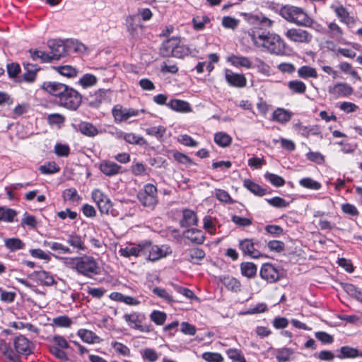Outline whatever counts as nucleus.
Segmentation results:
<instances>
[{
	"label": "nucleus",
	"mask_w": 362,
	"mask_h": 362,
	"mask_svg": "<svg viewBox=\"0 0 362 362\" xmlns=\"http://www.w3.org/2000/svg\"><path fill=\"white\" fill-rule=\"evenodd\" d=\"M251 38L255 45L258 47H264L271 54L282 55L285 53L286 43L281 37L276 34L253 33Z\"/></svg>",
	"instance_id": "1"
},
{
	"label": "nucleus",
	"mask_w": 362,
	"mask_h": 362,
	"mask_svg": "<svg viewBox=\"0 0 362 362\" xmlns=\"http://www.w3.org/2000/svg\"><path fill=\"white\" fill-rule=\"evenodd\" d=\"M70 267L75 269L78 274L88 278L100 274L98 262L93 257L88 255L72 258Z\"/></svg>",
	"instance_id": "2"
},
{
	"label": "nucleus",
	"mask_w": 362,
	"mask_h": 362,
	"mask_svg": "<svg viewBox=\"0 0 362 362\" xmlns=\"http://www.w3.org/2000/svg\"><path fill=\"white\" fill-rule=\"evenodd\" d=\"M192 49L183 44H181L180 39L171 37L162 43L160 48V54L163 57H174L182 58L191 54Z\"/></svg>",
	"instance_id": "3"
},
{
	"label": "nucleus",
	"mask_w": 362,
	"mask_h": 362,
	"mask_svg": "<svg viewBox=\"0 0 362 362\" xmlns=\"http://www.w3.org/2000/svg\"><path fill=\"white\" fill-rule=\"evenodd\" d=\"M157 192V187L148 183L138 192L137 198L144 206L153 209L158 204Z\"/></svg>",
	"instance_id": "4"
},
{
	"label": "nucleus",
	"mask_w": 362,
	"mask_h": 362,
	"mask_svg": "<svg viewBox=\"0 0 362 362\" xmlns=\"http://www.w3.org/2000/svg\"><path fill=\"white\" fill-rule=\"evenodd\" d=\"M123 319L131 329H136L141 332H150L152 330L151 325L144 323L146 317L143 313L132 312L131 313H125Z\"/></svg>",
	"instance_id": "5"
},
{
	"label": "nucleus",
	"mask_w": 362,
	"mask_h": 362,
	"mask_svg": "<svg viewBox=\"0 0 362 362\" xmlns=\"http://www.w3.org/2000/svg\"><path fill=\"white\" fill-rule=\"evenodd\" d=\"M82 101L81 95L75 89L68 86L59 100V104L71 110H76L78 108Z\"/></svg>",
	"instance_id": "6"
},
{
	"label": "nucleus",
	"mask_w": 362,
	"mask_h": 362,
	"mask_svg": "<svg viewBox=\"0 0 362 362\" xmlns=\"http://www.w3.org/2000/svg\"><path fill=\"white\" fill-rule=\"evenodd\" d=\"M91 198L97 204L101 214H109L112 211V203L110 198L99 189H94L91 192Z\"/></svg>",
	"instance_id": "7"
},
{
	"label": "nucleus",
	"mask_w": 362,
	"mask_h": 362,
	"mask_svg": "<svg viewBox=\"0 0 362 362\" xmlns=\"http://www.w3.org/2000/svg\"><path fill=\"white\" fill-rule=\"evenodd\" d=\"M144 247V256L147 259L155 262L160 259V258L165 257L170 252L168 251L169 248L165 247L166 250H164V246L159 247L158 245H153L151 241L145 240Z\"/></svg>",
	"instance_id": "8"
},
{
	"label": "nucleus",
	"mask_w": 362,
	"mask_h": 362,
	"mask_svg": "<svg viewBox=\"0 0 362 362\" xmlns=\"http://www.w3.org/2000/svg\"><path fill=\"white\" fill-rule=\"evenodd\" d=\"M139 112H145V110L144 109L139 110L133 108H127L121 105H116L112 109V114L116 123H120L123 121H127L130 117L138 116Z\"/></svg>",
	"instance_id": "9"
},
{
	"label": "nucleus",
	"mask_w": 362,
	"mask_h": 362,
	"mask_svg": "<svg viewBox=\"0 0 362 362\" xmlns=\"http://www.w3.org/2000/svg\"><path fill=\"white\" fill-rule=\"evenodd\" d=\"M284 35L289 40L297 43L308 44L313 40L312 34L301 28L288 29Z\"/></svg>",
	"instance_id": "10"
},
{
	"label": "nucleus",
	"mask_w": 362,
	"mask_h": 362,
	"mask_svg": "<svg viewBox=\"0 0 362 362\" xmlns=\"http://www.w3.org/2000/svg\"><path fill=\"white\" fill-rule=\"evenodd\" d=\"M238 247L243 255L251 258L257 259L262 256V253L255 247L253 239L245 238L239 240Z\"/></svg>",
	"instance_id": "11"
},
{
	"label": "nucleus",
	"mask_w": 362,
	"mask_h": 362,
	"mask_svg": "<svg viewBox=\"0 0 362 362\" xmlns=\"http://www.w3.org/2000/svg\"><path fill=\"white\" fill-rule=\"evenodd\" d=\"M13 346L18 354L28 356L33 353V343L23 335H19L14 338Z\"/></svg>",
	"instance_id": "12"
},
{
	"label": "nucleus",
	"mask_w": 362,
	"mask_h": 362,
	"mask_svg": "<svg viewBox=\"0 0 362 362\" xmlns=\"http://www.w3.org/2000/svg\"><path fill=\"white\" fill-rule=\"evenodd\" d=\"M47 46L53 60H59L67 54L66 43L61 40H49Z\"/></svg>",
	"instance_id": "13"
},
{
	"label": "nucleus",
	"mask_w": 362,
	"mask_h": 362,
	"mask_svg": "<svg viewBox=\"0 0 362 362\" xmlns=\"http://www.w3.org/2000/svg\"><path fill=\"white\" fill-rule=\"evenodd\" d=\"M111 90L110 89L100 88L95 92L93 95L89 98V105L92 107L98 108L100 105L110 100L109 95Z\"/></svg>",
	"instance_id": "14"
},
{
	"label": "nucleus",
	"mask_w": 362,
	"mask_h": 362,
	"mask_svg": "<svg viewBox=\"0 0 362 362\" xmlns=\"http://www.w3.org/2000/svg\"><path fill=\"white\" fill-rule=\"evenodd\" d=\"M42 88L59 100L62 96L68 86L58 82H44Z\"/></svg>",
	"instance_id": "15"
},
{
	"label": "nucleus",
	"mask_w": 362,
	"mask_h": 362,
	"mask_svg": "<svg viewBox=\"0 0 362 362\" xmlns=\"http://www.w3.org/2000/svg\"><path fill=\"white\" fill-rule=\"evenodd\" d=\"M260 276L268 282L273 283L279 279V271L269 263L264 264L260 269Z\"/></svg>",
	"instance_id": "16"
},
{
	"label": "nucleus",
	"mask_w": 362,
	"mask_h": 362,
	"mask_svg": "<svg viewBox=\"0 0 362 362\" xmlns=\"http://www.w3.org/2000/svg\"><path fill=\"white\" fill-rule=\"evenodd\" d=\"M225 77L228 83L231 86L243 88L247 84V79L243 74L233 73L230 70H226Z\"/></svg>",
	"instance_id": "17"
},
{
	"label": "nucleus",
	"mask_w": 362,
	"mask_h": 362,
	"mask_svg": "<svg viewBox=\"0 0 362 362\" xmlns=\"http://www.w3.org/2000/svg\"><path fill=\"white\" fill-rule=\"evenodd\" d=\"M248 22L254 25L255 28L261 30L267 29L272 27L273 21L264 16L263 14L250 15L247 18Z\"/></svg>",
	"instance_id": "18"
},
{
	"label": "nucleus",
	"mask_w": 362,
	"mask_h": 362,
	"mask_svg": "<svg viewBox=\"0 0 362 362\" xmlns=\"http://www.w3.org/2000/svg\"><path fill=\"white\" fill-rule=\"evenodd\" d=\"M332 9L334 11L337 16L340 19V21L351 27L355 25L356 20L354 17L351 16L347 10L342 6H332Z\"/></svg>",
	"instance_id": "19"
},
{
	"label": "nucleus",
	"mask_w": 362,
	"mask_h": 362,
	"mask_svg": "<svg viewBox=\"0 0 362 362\" xmlns=\"http://www.w3.org/2000/svg\"><path fill=\"white\" fill-rule=\"evenodd\" d=\"M183 236L185 239L189 240L191 243L196 245L203 244L206 239L204 233L197 228L187 229L184 232Z\"/></svg>",
	"instance_id": "20"
},
{
	"label": "nucleus",
	"mask_w": 362,
	"mask_h": 362,
	"mask_svg": "<svg viewBox=\"0 0 362 362\" xmlns=\"http://www.w3.org/2000/svg\"><path fill=\"white\" fill-rule=\"evenodd\" d=\"M100 171L106 176L112 177L120 173L122 167L110 160H103L99 167Z\"/></svg>",
	"instance_id": "21"
},
{
	"label": "nucleus",
	"mask_w": 362,
	"mask_h": 362,
	"mask_svg": "<svg viewBox=\"0 0 362 362\" xmlns=\"http://www.w3.org/2000/svg\"><path fill=\"white\" fill-rule=\"evenodd\" d=\"M32 278H35L40 284L50 286L56 284L53 276L45 270L35 271L30 274Z\"/></svg>",
	"instance_id": "22"
},
{
	"label": "nucleus",
	"mask_w": 362,
	"mask_h": 362,
	"mask_svg": "<svg viewBox=\"0 0 362 362\" xmlns=\"http://www.w3.org/2000/svg\"><path fill=\"white\" fill-rule=\"evenodd\" d=\"M227 61L236 67H244L246 69L254 67L250 58L241 55L232 54L228 57Z\"/></svg>",
	"instance_id": "23"
},
{
	"label": "nucleus",
	"mask_w": 362,
	"mask_h": 362,
	"mask_svg": "<svg viewBox=\"0 0 362 362\" xmlns=\"http://www.w3.org/2000/svg\"><path fill=\"white\" fill-rule=\"evenodd\" d=\"M144 241L139 243L137 245L126 247L121 248L119 251L121 256L124 257L144 256Z\"/></svg>",
	"instance_id": "24"
},
{
	"label": "nucleus",
	"mask_w": 362,
	"mask_h": 362,
	"mask_svg": "<svg viewBox=\"0 0 362 362\" xmlns=\"http://www.w3.org/2000/svg\"><path fill=\"white\" fill-rule=\"evenodd\" d=\"M197 223L198 218L194 211L189 209L183 210V217L180 222L181 227L197 226Z\"/></svg>",
	"instance_id": "25"
},
{
	"label": "nucleus",
	"mask_w": 362,
	"mask_h": 362,
	"mask_svg": "<svg viewBox=\"0 0 362 362\" xmlns=\"http://www.w3.org/2000/svg\"><path fill=\"white\" fill-rule=\"evenodd\" d=\"M338 351L339 354L336 356L340 359L354 358L357 356H362V352L361 353L358 349L349 346H341Z\"/></svg>",
	"instance_id": "26"
},
{
	"label": "nucleus",
	"mask_w": 362,
	"mask_h": 362,
	"mask_svg": "<svg viewBox=\"0 0 362 362\" xmlns=\"http://www.w3.org/2000/svg\"><path fill=\"white\" fill-rule=\"evenodd\" d=\"M0 351L6 358L13 362H21L19 356L15 354L10 345L4 340H0Z\"/></svg>",
	"instance_id": "27"
},
{
	"label": "nucleus",
	"mask_w": 362,
	"mask_h": 362,
	"mask_svg": "<svg viewBox=\"0 0 362 362\" xmlns=\"http://www.w3.org/2000/svg\"><path fill=\"white\" fill-rule=\"evenodd\" d=\"M167 106L177 112H189L191 111V107L189 103L178 99L171 100L168 103Z\"/></svg>",
	"instance_id": "28"
},
{
	"label": "nucleus",
	"mask_w": 362,
	"mask_h": 362,
	"mask_svg": "<svg viewBox=\"0 0 362 362\" xmlns=\"http://www.w3.org/2000/svg\"><path fill=\"white\" fill-rule=\"evenodd\" d=\"M23 67L25 73L23 74V79L27 82H33L35 81L36 77L37 71L40 69L36 64H33L29 62H24Z\"/></svg>",
	"instance_id": "29"
},
{
	"label": "nucleus",
	"mask_w": 362,
	"mask_h": 362,
	"mask_svg": "<svg viewBox=\"0 0 362 362\" xmlns=\"http://www.w3.org/2000/svg\"><path fill=\"white\" fill-rule=\"evenodd\" d=\"M78 130L82 134L89 137H94L100 133L96 127L88 122H81L78 124Z\"/></svg>",
	"instance_id": "30"
},
{
	"label": "nucleus",
	"mask_w": 362,
	"mask_h": 362,
	"mask_svg": "<svg viewBox=\"0 0 362 362\" xmlns=\"http://www.w3.org/2000/svg\"><path fill=\"white\" fill-rule=\"evenodd\" d=\"M329 93L337 96H348L353 93V88L347 83H339L329 90Z\"/></svg>",
	"instance_id": "31"
},
{
	"label": "nucleus",
	"mask_w": 362,
	"mask_h": 362,
	"mask_svg": "<svg viewBox=\"0 0 362 362\" xmlns=\"http://www.w3.org/2000/svg\"><path fill=\"white\" fill-rule=\"evenodd\" d=\"M243 186L255 195L262 197L267 194V189L261 187L258 184L250 179L244 180Z\"/></svg>",
	"instance_id": "32"
},
{
	"label": "nucleus",
	"mask_w": 362,
	"mask_h": 362,
	"mask_svg": "<svg viewBox=\"0 0 362 362\" xmlns=\"http://www.w3.org/2000/svg\"><path fill=\"white\" fill-rule=\"evenodd\" d=\"M4 245L10 252H15L25 247V243L18 238L4 239Z\"/></svg>",
	"instance_id": "33"
},
{
	"label": "nucleus",
	"mask_w": 362,
	"mask_h": 362,
	"mask_svg": "<svg viewBox=\"0 0 362 362\" xmlns=\"http://www.w3.org/2000/svg\"><path fill=\"white\" fill-rule=\"evenodd\" d=\"M66 241L71 247L78 250L84 251L86 249L82 238L76 233L69 234Z\"/></svg>",
	"instance_id": "34"
},
{
	"label": "nucleus",
	"mask_w": 362,
	"mask_h": 362,
	"mask_svg": "<svg viewBox=\"0 0 362 362\" xmlns=\"http://www.w3.org/2000/svg\"><path fill=\"white\" fill-rule=\"evenodd\" d=\"M241 274L247 278H253L256 276L257 268L252 262H243L240 264Z\"/></svg>",
	"instance_id": "35"
},
{
	"label": "nucleus",
	"mask_w": 362,
	"mask_h": 362,
	"mask_svg": "<svg viewBox=\"0 0 362 362\" xmlns=\"http://www.w3.org/2000/svg\"><path fill=\"white\" fill-rule=\"evenodd\" d=\"M288 89L295 94H304L306 92V85L300 80H292L288 82Z\"/></svg>",
	"instance_id": "36"
},
{
	"label": "nucleus",
	"mask_w": 362,
	"mask_h": 362,
	"mask_svg": "<svg viewBox=\"0 0 362 362\" xmlns=\"http://www.w3.org/2000/svg\"><path fill=\"white\" fill-rule=\"evenodd\" d=\"M326 34L329 35L330 37L339 41L342 39L343 30L336 23L331 22L328 24Z\"/></svg>",
	"instance_id": "37"
},
{
	"label": "nucleus",
	"mask_w": 362,
	"mask_h": 362,
	"mask_svg": "<svg viewBox=\"0 0 362 362\" xmlns=\"http://www.w3.org/2000/svg\"><path fill=\"white\" fill-rule=\"evenodd\" d=\"M29 53L33 60L40 59L42 63H49L54 61L49 53L43 51L30 49Z\"/></svg>",
	"instance_id": "38"
},
{
	"label": "nucleus",
	"mask_w": 362,
	"mask_h": 362,
	"mask_svg": "<svg viewBox=\"0 0 362 362\" xmlns=\"http://www.w3.org/2000/svg\"><path fill=\"white\" fill-rule=\"evenodd\" d=\"M292 114L283 108H278L273 112V119L280 122L286 123L288 122L291 118Z\"/></svg>",
	"instance_id": "39"
},
{
	"label": "nucleus",
	"mask_w": 362,
	"mask_h": 362,
	"mask_svg": "<svg viewBox=\"0 0 362 362\" xmlns=\"http://www.w3.org/2000/svg\"><path fill=\"white\" fill-rule=\"evenodd\" d=\"M298 76L303 79L317 78V73L315 68L309 66H303L298 69Z\"/></svg>",
	"instance_id": "40"
},
{
	"label": "nucleus",
	"mask_w": 362,
	"mask_h": 362,
	"mask_svg": "<svg viewBox=\"0 0 362 362\" xmlns=\"http://www.w3.org/2000/svg\"><path fill=\"white\" fill-rule=\"evenodd\" d=\"M222 282L228 290L235 293L240 291L241 284L234 277L226 276L223 279Z\"/></svg>",
	"instance_id": "41"
},
{
	"label": "nucleus",
	"mask_w": 362,
	"mask_h": 362,
	"mask_svg": "<svg viewBox=\"0 0 362 362\" xmlns=\"http://www.w3.org/2000/svg\"><path fill=\"white\" fill-rule=\"evenodd\" d=\"M53 69L59 74L68 78L76 77L78 74V70L69 65L54 66Z\"/></svg>",
	"instance_id": "42"
},
{
	"label": "nucleus",
	"mask_w": 362,
	"mask_h": 362,
	"mask_svg": "<svg viewBox=\"0 0 362 362\" xmlns=\"http://www.w3.org/2000/svg\"><path fill=\"white\" fill-rule=\"evenodd\" d=\"M123 139L129 144H136L139 146L147 145L146 140L141 136L136 135L134 133H125Z\"/></svg>",
	"instance_id": "43"
},
{
	"label": "nucleus",
	"mask_w": 362,
	"mask_h": 362,
	"mask_svg": "<svg viewBox=\"0 0 362 362\" xmlns=\"http://www.w3.org/2000/svg\"><path fill=\"white\" fill-rule=\"evenodd\" d=\"M17 215L15 210L6 208L0 207V221H4L11 223L13 221L14 217Z\"/></svg>",
	"instance_id": "44"
},
{
	"label": "nucleus",
	"mask_w": 362,
	"mask_h": 362,
	"mask_svg": "<svg viewBox=\"0 0 362 362\" xmlns=\"http://www.w3.org/2000/svg\"><path fill=\"white\" fill-rule=\"evenodd\" d=\"M66 46L67 53L71 51L74 52H83L86 49L85 45L76 40H67L66 42Z\"/></svg>",
	"instance_id": "45"
},
{
	"label": "nucleus",
	"mask_w": 362,
	"mask_h": 362,
	"mask_svg": "<svg viewBox=\"0 0 362 362\" xmlns=\"http://www.w3.org/2000/svg\"><path fill=\"white\" fill-rule=\"evenodd\" d=\"M214 141L221 147H226L230 144L232 139L225 132H218L214 135Z\"/></svg>",
	"instance_id": "46"
},
{
	"label": "nucleus",
	"mask_w": 362,
	"mask_h": 362,
	"mask_svg": "<svg viewBox=\"0 0 362 362\" xmlns=\"http://www.w3.org/2000/svg\"><path fill=\"white\" fill-rule=\"evenodd\" d=\"M299 184L300 186L313 189V190H318L322 187V185L320 182L314 180L310 177H304L299 181Z\"/></svg>",
	"instance_id": "47"
},
{
	"label": "nucleus",
	"mask_w": 362,
	"mask_h": 362,
	"mask_svg": "<svg viewBox=\"0 0 362 362\" xmlns=\"http://www.w3.org/2000/svg\"><path fill=\"white\" fill-rule=\"evenodd\" d=\"M264 177L272 185L276 187H282L285 184V180L282 177L274 173L267 172L264 174Z\"/></svg>",
	"instance_id": "48"
},
{
	"label": "nucleus",
	"mask_w": 362,
	"mask_h": 362,
	"mask_svg": "<svg viewBox=\"0 0 362 362\" xmlns=\"http://www.w3.org/2000/svg\"><path fill=\"white\" fill-rule=\"evenodd\" d=\"M226 352L228 358L235 362H247L243 352L240 349H228Z\"/></svg>",
	"instance_id": "49"
},
{
	"label": "nucleus",
	"mask_w": 362,
	"mask_h": 362,
	"mask_svg": "<svg viewBox=\"0 0 362 362\" xmlns=\"http://www.w3.org/2000/svg\"><path fill=\"white\" fill-rule=\"evenodd\" d=\"M313 24V20L302 9L300 12V17L296 18V25L298 26L311 27Z\"/></svg>",
	"instance_id": "50"
},
{
	"label": "nucleus",
	"mask_w": 362,
	"mask_h": 362,
	"mask_svg": "<svg viewBox=\"0 0 362 362\" xmlns=\"http://www.w3.org/2000/svg\"><path fill=\"white\" fill-rule=\"evenodd\" d=\"M293 351L288 348H283L276 350V358L279 362H286L290 360Z\"/></svg>",
	"instance_id": "51"
},
{
	"label": "nucleus",
	"mask_w": 362,
	"mask_h": 362,
	"mask_svg": "<svg viewBox=\"0 0 362 362\" xmlns=\"http://www.w3.org/2000/svg\"><path fill=\"white\" fill-rule=\"evenodd\" d=\"M59 167L54 162H49L45 165H40L39 170L41 173L45 175L54 174L59 172Z\"/></svg>",
	"instance_id": "52"
},
{
	"label": "nucleus",
	"mask_w": 362,
	"mask_h": 362,
	"mask_svg": "<svg viewBox=\"0 0 362 362\" xmlns=\"http://www.w3.org/2000/svg\"><path fill=\"white\" fill-rule=\"evenodd\" d=\"M296 128L298 129L300 134L308 138L310 134L317 135L319 134L318 129L315 127H308L305 126H303L300 123L296 124Z\"/></svg>",
	"instance_id": "53"
},
{
	"label": "nucleus",
	"mask_w": 362,
	"mask_h": 362,
	"mask_svg": "<svg viewBox=\"0 0 362 362\" xmlns=\"http://www.w3.org/2000/svg\"><path fill=\"white\" fill-rule=\"evenodd\" d=\"M97 78L95 76L90 74H84L79 80V83L83 88H88L90 86H93L97 83Z\"/></svg>",
	"instance_id": "54"
},
{
	"label": "nucleus",
	"mask_w": 362,
	"mask_h": 362,
	"mask_svg": "<svg viewBox=\"0 0 362 362\" xmlns=\"http://www.w3.org/2000/svg\"><path fill=\"white\" fill-rule=\"evenodd\" d=\"M150 318L157 325H163L166 320L167 315L164 312L153 310L150 315Z\"/></svg>",
	"instance_id": "55"
},
{
	"label": "nucleus",
	"mask_w": 362,
	"mask_h": 362,
	"mask_svg": "<svg viewBox=\"0 0 362 362\" xmlns=\"http://www.w3.org/2000/svg\"><path fill=\"white\" fill-rule=\"evenodd\" d=\"M166 129L163 126L151 127L145 129L148 135L153 136L157 139H160L165 133Z\"/></svg>",
	"instance_id": "56"
},
{
	"label": "nucleus",
	"mask_w": 362,
	"mask_h": 362,
	"mask_svg": "<svg viewBox=\"0 0 362 362\" xmlns=\"http://www.w3.org/2000/svg\"><path fill=\"white\" fill-rule=\"evenodd\" d=\"M53 324L59 327H69L72 324V320L66 315H62L54 317L52 320Z\"/></svg>",
	"instance_id": "57"
},
{
	"label": "nucleus",
	"mask_w": 362,
	"mask_h": 362,
	"mask_svg": "<svg viewBox=\"0 0 362 362\" xmlns=\"http://www.w3.org/2000/svg\"><path fill=\"white\" fill-rule=\"evenodd\" d=\"M111 346L115 352L123 356H129L130 355V349L128 346L121 342L113 341L112 342Z\"/></svg>",
	"instance_id": "58"
},
{
	"label": "nucleus",
	"mask_w": 362,
	"mask_h": 362,
	"mask_svg": "<svg viewBox=\"0 0 362 362\" xmlns=\"http://www.w3.org/2000/svg\"><path fill=\"white\" fill-rule=\"evenodd\" d=\"M63 197L65 200L72 202H78L81 197L78 195L77 190L74 188H69L64 191Z\"/></svg>",
	"instance_id": "59"
},
{
	"label": "nucleus",
	"mask_w": 362,
	"mask_h": 362,
	"mask_svg": "<svg viewBox=\"0 0 362 362\" xmlns=\"http://www.w3.org/2000/svg\"><path fill=\"white\" fill-rule=\"evenodd\" d=\"M202 358L208 362H223V358L219 353L204 352L202 355Z\"/></svg>",
	"instance_id": "60"
},
{
	"label": "nucleus",
	"mask_w": 362,
	"mask_h": 362,
	"mask_svg": "<svg viewBox=\"0 0 362 362\" xmlns=\"http://www.w3.org/2000/svg\"><path fill=\"white\" fill-rule=\"evenodd\" d=\"M315 337L324 344H331L334 341V337L325 332H316Z\"/></svg>",
	"instance_id": "61"
},
{
	"label": "nucleus",
	"mask_w": 362,
	"mask_h": 362,
	"mask_svg": "<svg viewBox=\"0 0 362 362\" xmlns=\"http://www.w3.org/2000/svg\"><path fill=\"white\" fill-rule=\"evenodd\" d=\"M339 67L342 72L349 74L354 78L361 80V77L358 76V73L352 69V66L349 63L341 62L339 64Z\"/></svg>",
	"instance_id": "62"
},
{
	"label": "nucleus",
	"mask_w": 362,
	"mask_h": 362,
	"mask_svg": "<svg viewBox=\"0 0 362 362\" xmlns=\"http://www.w3.org/2000/svg\"><path fill=\"white\" fill-rule=\"evenodd\" d=\"M267 310V305L264 303H259L255 306L250 308L244 313L245 315H254L264 313Z\"/></svg>",
	"instance_id": "63"
},
{
	"label": "nucleus",
	"mask_w": 362,
	"mask_h": 362,
	"mask_svg": "<svg viewBox=\"0 0 362 362\" xmlns=\"http://www.w3.org/2000/svg\"><path fill=\"white\" fill-rule=\"evenodd\" d=\"M204 228L211 235L216 233V226L213 223L212 217L210 216H204L203 219Z\"/></svg>",
	"instance_id": "64"
}]
</instances>
